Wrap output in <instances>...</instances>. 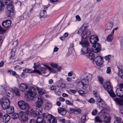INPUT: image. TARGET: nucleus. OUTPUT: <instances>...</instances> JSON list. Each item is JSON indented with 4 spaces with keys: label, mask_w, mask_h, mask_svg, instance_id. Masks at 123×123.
I'll return each instance as SVG.
<instances>
[{
    "label": "nucleus",
    "mask_w": 123,
    "mask_h": 123,
    "mask_svg": "<svg viewBox=\"0 0 123 123\" xmlns=\"http://www.w3.org/2000/svg\"><path fill=\"white\" fill-rule=\"evenodd\" d=\"M19 89L22 92H26V95L30 99L34 100L37 94L36 90L34 87L30 88L25 84L23 83L20 85Z\"/></svg>",
    "instance_id": "1"
},
{
    "label": "nucleus",
    "mask_w": 123,
    "mask_h": 123,
    "mask_svg": "<svg viewBox=\"0 0 123 123\" xmlns=\"http://www.w3.org/2000/svg\"><path fill=\"white\" fill-rule=\"evenodd\" d=\"M80 44H81L83 48L81 49V53L82 54L88 53L92 51V50L88 48L89 46V43L86 38L82 39L80 43Z\"/></svg>",
    "instance_id": "2"
},
{
    "label": "nucleus",
    "mask_w": 123,
    "mask_h": 123,
    "mask_svg": "<svg viewBox=\"0 0 123 123\" xmlns=\"http://www.w3.org/2000/svg\"><path fill=\"white\" fill-rule=\"evenodd\" d=\"M12 0H6L4 2L7 5L6 14L7 16L9 17H12L13 14V8L11 5Z\"/></svg>",
    "instance_id": "3"
},
{
    "label": "nucleus",
    "mask_w": 123,
    "mask_h": 123,
    "mask_svg": "<svg viewBox=\"0 0 123 123\" xmlns=\"http://www.w3.org/2000/svg\"><path fill=\"white\" fill-rule=\"evenodd\" d=\"M103 87L108 92V93L111 97L114 98L116 96V95L113 92V87L110 81L104 82Z\"/></svg>",
    "instance_id": "4"
},
{
    "label": "nucleus",
    "mask_w": 123,
    "mask_h": 123,
    "mask_svg": "<svg viewBox=\"0 0 123 123\" xmlns=\"http://www.w3.org/2000/svg\"><path fill=\"white\" fill-rule=\"evenodd\" d=\"M0 104L3 109L6 110L9 107L10 102L7 98L3 97L0 100Z\"/></svg>",
    "instance_id": "5"
},
{
    "label": "nucleus",
    "mask_w": 123,
    "mask_h": 123,
    "mask_svg": "<svg viewBox=\"0 0 123 123\" xmlns=\"http://www.w3.org/2000/svg\"><path fill=\"white\" fill-rule=\"evenodd\" d=\"M90 31L88 32L84 30V29L82 28H80L78 30V33L80 34L82 37V40L86 38L87 39L88 37L90 34Z\"/></svg>",
    "instance_id": "6"
},
{
    "label": "nucleus",
    "mask_w": 123,
    "mask_h": 123,
    "mask_svg": "<svg viewBox=\"0 0 123 123\" xmlns=\"http://www.w3.org/2000/svg\"><path fill=\"white\" fill-rule=\"evenodd\" d=\"M83 81L88 84L89 81H90L92 79V75L88 73H86L84 74L83 75Z\"/></svg>",
    "instance_id": "7"
},
{
    "label": "nucleus",
    "mask_w": 123,
    "mask_h": 123,
    "mask_svg": "<svg viewBox=\"0 0 123 123\" xmlns=\"http://www.w3.org/2000/svg\"><path fill=\"white\" fill-rule=\"evenodd\" d=\"M94 61L97 65L98 66H101L103 63V59L100 56H98L95 57Z\"/></svg>",
    "instance_id": "8"
},
{
    "label": "nucleus",
    "mask_w": 123,
    "mask_h": 123,
    "mask_svg": "<svg viewBox=\"0 0 123 123\" xmlns=\"http://www.w3.org/2000/svg\"><path fill=\"white\" fill-rule=\"evenodd\" d=\"M76 82L78 85L79 86L82 87L84 90L86 89L87 87L88 84L86 82L83 81L82 79L81 81H80L79 80H77Z\"/></svg>",
    "instance_id": "9"
},
{
    "label": "nucleus",
    "mask_w": 123,
    "mask_h": 123,
    "mask_svg": "<svg viewBox=\"0 0 123 123\" xmlns=\"http://www.w3.org/2000/svg\"><path fill=\"white\" fill-rule=\"evenodd\" d=\"M18 104L19 107L22 110L25 109L28 106V105L26 104L23 100H21L19 101L18 102Z\"/></svg>",
    "instance_id": "10"
},
{
    "label": "nucleus",
    "mask_w": 123,
    "mask_h": 123,
    "mask_svg": "<svg viewBox=\"0 0 123 123\" xmlns=\"http://www.w3.org/2000/svg\"><path fill=\"white\" fill-rule=\"evenodd\" d=\"M89 40L91 43L94 44L97 43V42L98 40V38L97 36L95 35H92L90 37Z\"/></svg>",
    "instance_id": "11"
},
{
    "label": "nucleus",
    "mask_w": 123,
    "mask_h": 123,
    "mask_svg": "<svg viewBox=\"0 0 123 123\" xmlns=\"http://www.w3.org/2000/svg\"><path fill=\"white\" fill-rule=\"evenodd\" d=\"M96 104L97 107L99 108L100 109H101L102 110H105L106 108L107 105L103 101L99 102L97 103Z\"/></svg>",
    "instance_id": "12"
},
{
    "label": "nucleus",
    "mask_w": 123,
    "mask_h": 123,
    "mask_svg": "<svg viewBox=\"0 0 123 123\" xmlns=\"http://www.w3.org/2000/svg\"><path fill=\"white\" fill-rule=\"evenodd\" d=\"M96 104L97 107L99 108L100 109H101L102 110H105L106 108L107 105L103 101L99 102L97 103Z\"/></svg>",
    "instance_id": "13"
},
{
    "label": "nucleus",
    "mask_w": 123,
    "mask_h": 123,
    "mask_svg": "<svg viewBox=\"0 0 123 123\" xmlns=\"http://www.w3.org/2000/svg\"><path fill=\"white\" fill-rule=\"evenodd\" d=\"M93 48V50L95 53L98 52L100 49V44L97 43L93 44L92 46Z\"/></svg>",
    "instance_id": "14"
},
{
    "label": "nucleus",
    "mask_w": 123,
    "mask_h": 123,
    "mask_svg": "<svg viewBox=\"0 0 123 123\" xmlns=\"http://www.w3.org/2000/svg\"><path fill=\"white\" fill-rule=\"evenodd\" d=\"M19 115L21 117L20 119L22 121L25 122L27 120L28 118V116L25 113L21 112L19 113Z\"/></svg>",
    "instance_id": "15"
},
{
    "label": "nucleus",
    "mask_w": 123,
    "mask_h": 123,
    "mask_svg": "<svg viewBox=\"0 0 123 123\" xmlns=\"http://www.w3.org/2000/svg\"><path fill=\"white\" fill-rule=\"evenodd\" d=\"M43 100L40 97L38 98V100L36 103V108H42L41 106L43 105Z\"/></svg>",
    "instance_id": "16"
},
{
    "label": "nucleus",
    "mask_w": 123,
    "mask_h": 123,
    "mask_svg": "<svg viewBox=\"0 0 123 123\" xmlns=\"http://www.w3.org/2000/svg\"><path fill=\"white\" fill-rule=\"evenodd\" d=\"M11 22L9 20H7L3 22L2 23V26L5 28H7L11 25Z\"/></svg>",
    "instance_id": "17"
},
{
    "label": "nucleus",
    "mask_w": 123,
    "mask_h": 123,
    "mask_svg": "<svg viewBox=\"0 0 123 123\" xmlns=\"http://www.w3.org/2000/svg\"><path fill=\"white\" fill-rule=\"evenodd\" d=\"M86 56L91 61L93 62L94 61V54L92 52H89L86 54Z\"/></svg>",
    "instance_id": "18"
},
{
    "label": "nucleus",
    "mask_w": 123,
    "mask_h": 123,
    "mask_svg": "<svg viewBox=\"0 0 123 123\" xmlns=\"http://www.w3.org/2000/svg\"><path fill=\"white\" fill-rule=\"evenodd\" d=\"M46 119L49 123H54V117L52 115L50 114L47 115Z\"/></svg>",
    "instance_id": "19"
},
{
    "label": "nucleus",
    "mask_w": 123,
    "mask_h": 123,
    "mask_svg": "<svg viewBox=\"0 0 123 123\" xmlns=\"http://www.w3.org/2000/svg\"><path fill=\"white\" fill-rule=\"evenodd\" d=\"M48 7H47L44 8L43 10L41 11L40 15L41 17H45L47 16L46 10H47Z\"/></svg>",
    "instance_id": "20"
},
{
    "label": "nucleus",
    "mask_w": 123,
    "mask_h": 123,
    "mask_svg": "<svg viewBox=\"0 0 123 123\" xmlns=\"http://www.w3.org/2000/svg\"><path fill=\"white\" fill-rule=\"evenodd\" d=\"M58 113L62 115H65L67 113L66 110L63 108L59 107L58 108Z\"/></svg>",
    "instance_id": "21"
},
{
    "label": "nucleus",
    "mask_w": 123,
    "mask_h": 123,
    "mask_svg": "<svg viewBox=\"0 0 123 123\" xmlns=\"http://www.w3.org/2000/svg\"><path fill=\"white\" fill-rule=\"evenodd\" d=\"M10 119V116L8 114H6L3 118V121L5 123L8 122Z\"/></svg>",
    "instance_id": "22"
},
{
    "label": "nucleus",
    "mask_w": 123,
    "mask_h": 123,
    "mask_svg": "<svg viewBox=\"0 0 123 123\" xmlns=\"http://www.w3.org/2000/svg\"><path fill=\"white\" fill-rule=\"evenodd\" d=\"M8 88L6 85H4L3 86H2L0 90L1 93L3 94L5 93L6 92H7V91Z\"/></svg>",
    "instance_id": "23"
},
{
    "label": "nucleus",
    "mask_w": 123,
    "mask_h": 123,
    "mask_svg": "<svg viewBox=\"0 0 123 123\" xmlns=\"http://www.w3.org/2000/svg\"><path fill=\"white\" fill-rule=\"evenodd\" d=\"M52 106L51 103L49 102H47L45 105V109L46 110H49L51 109Z\"/></svg>",
    "instance_id": "24"
},
{
    "label": "nucleus",
    "mask_w": 123,
    "mask_h": 123,
    "mask_svg": "<svg viewBox=\"0 0 123 123\" xmlns=\"http://www.w3.org/2000/svg\"><path fill=\"white\" fill-rule=\"evenodd\" d=\"M113 26V22L110 21L107 23L106 25V28L107 30H111Z\"/></svg>",
    "instance_id": "25"
},
{
    "label": "nucleus",
    "mask_w": 123,
    "mask_h": 123,
    "mask_svg": "<svg viewBox=\"0 0 123 123\" xmlns=\"http://www.w3.org/2000/svg\"><path fill=\"white\" fill-rule=\"evenodd\" d=\"M61 69V67H59L57 64H54V73L60 71Z\"/></svg>",
    "instance_id": "26"
},
{
    "label": "nucleus",
    "mask_w": 123,
    "mask_h": 123,
    "mask_svg": "<svg viewBox=\"0 0 123 123\" xmlns=\"http://www.w3.org/2000/svg\"><path fill=\"white\" fill-rule=\"evenodd\" d=\"M114 34L113 31H112L110 34L107 37V40L108 42L111 41L113 39L112 36Z\"/></svg>",
    "instance_id": "27"
},
{
    "label": "nucleus",
    "mask_w": 123,
    "mask_h": 123,
    "mask_svg": "<svg viewBox=\"0 0 123 123\" xmlns=\"http://www.w3.org/2000/svg\"><path fill=\"white\" fill-rule=\"evenodd\" d=\"M102 116L103 118L102 121H103L105 123H108L109 122L110 120V119L109 118L107 117L105 114H102Z\"/></svg>",
    "instance_id": "28"
},
{
    "label": "nucleus",
    "mask_w": 123,
    "mask_h": 123,
    "mask_svg": "<svg viewBox=\"0 0 123 123\" xmlns=\"http://www.w3.org/2000/svg\"><path fill=\"white\" fill-rule=\"evenodd\" d=\"M103 117L102 116V115H101L100 116H98L96 117L95 118V121L97 122L101 123L102 121Z\"/></svg>",
    "instance_id": "29"
},
{
    "label": "nucleus",
    "mask_w": 123,
    "mask_h": 123,
    "mask_svg": "<svg viewBox=\"0 0 123 123\" xmlns=\"http://www.w3.org/2000/svg\"><path fill=\"white\" fill-rule=\"evenodd\" d=\"M12 91L18 97L19 96V92L18 88L15 87L12 89Z\"/></svg>",
    "instance_id": "30"
},
{
    "label": "nucleus",
    "mask_w": 123,
    "mask_h": 123,
    "mask_svg": "<svg viewBox=\"0 0 123 123\" xmlns=\"http://www.w3.org/2000/svg\"><path fill=\"white\" fill-rule=\"evenodd\" d=\"M37 90L39 94L40 95L44 94L46 93V91L43 89L37 88Z\"/></svg>",
    "instance_id": "31"
},
{
    "label": "nucleus",
    "mask_w": 123,
    "mask_h": 123,
    "mask_svg": "<svg viewBox=\"0 0 123 123\" xmlns=\"http://www.w3.org/2000/svg\"><path fill=\"white\" fill-rule=\"evenodd\" d=\"M7 113L9 114H11L14 112V108L13 106H11L7 108Z\"/></svg>",
    "instance_id": "32"
},
{
    "label": "nucleus",
    "mask_w": 123,
    "mask_h": 123,
    "mask_svg": "<svg viewBox=\"0 0 123 123\" xmlns=\"http://www.w3.org/2000/svg\"><path fill=\"white\" fill-rule=\"evenodd\" d=\"M36 114L37 115H40L42 114V108H36Z\"/></svg>",
    "instance_id": "33"
},
{
    "label": "nucleus",
    "mask_w": 123,
    "mask_h": 123,
    "mask_svg": "<svg viewBox=\"0 0 123 123\" xmlns=\"http://www.w3.org/2000/svg\"><path fill=\"white\" fill-rule=\"evenodd\" d=\"M24 72L27 73H30L34 72V71L31 69L25 68L23 70Z\"/></svg>",
    "instance_id": "34"
},
{
    "label": "nucleus",
    "mask_w": 123,
    "mask_h": 123,
    "mask_svg": "<svg viewBox=\"0 0 123 123\" xmlns=\"http://www.w3.org/2000/svg\"><path fill=\"white\" fill-rule=\"evenodd\" d=\"M58 86L60 88L62 89L65 88L66 87L65 84L62 82H61L59 83Z\"/></svg>",
    "instance_id": "35"
},
{
    "label": "nucleus",
    "mask_w": 123,
    "mask_h": 123,
    "mask_svg": "<svg viewBox=\"0 0 123 123\" xmlns=\"http://www.w3.org/2000/svg\"><path fill=\"white\" fill-rule=\"evenodd\" d=\"M44 120L42 118L38 117L36 120V122L37 123H40Z\"/></svg>",
    "instance_id": "36"
},
{
    "label": "nucleus",
    "mask_w": 123,
    "mask_h": 123,
    "mask_svg": "<svg viewBox=\"0 0 123 123\" xmlns=\"http://www.w3.org/2000/svg\"><path fill=\"white\" fill-rule=\"evenodd\" d=\"M30 113L31 116L33 117H36L37 115L36 114V111H35L33 109H31L30 111Z\"/></svg>",
    "instance_id": "37"
},
{
    "label": "nucleus",
    "mask_w": 123,
    "mask_h": 123,
    "mask_svg": "<svg viewBox=\"0 0 123 123\" xmlns=\"http://www.w3.org/2000/svg\"><path fill=\"white\" fill-rule=\"evenodd\" d=\"M86 115H84L81 117V122L82 123H85V121L86 120Z\"/></svg>",
    "instance_id": "38"
},
{
    "label": "nucleus",
    "mask_w": 123,
    "mask_h": 123,
    "mask_svg": "<svg viewBox=\"0 0 123 123\" xmlns=\"http://www.w3.org/2000/svg\"><path fill=\"white\" fill-rule=\"evenodd\" d=\"M95 99L96 102V103L98 102H99L102 101H103L102 99H101L100 97L99 96H97L95 95Z\"/></svg>",
    "instance_id": "39"
},
{
    "label": "nucleus",
    "mask_w": 123,
    "mask_h": 123,
    "mask_svg": "<svg viewBox=\"0 0 123 123\" xmlns=\"http://www.w3.org/2000/svg\"><path fill=\"white\" fill-rule=\"evenodd\" d=\"M98 81L101 84H103L104 81L103 78L100 76H99L98 77Z\"/></svg>",
    "instance_id": "40"
},
{
    "label": "nucleus",
    "mask_w": 123,
    "mask_h": 123,
    "mask_svg": "<svg viewBox=\"0 0 123 123\" xmlns=\"http://www.w3.org/2000/svg\"><path fill=\"white\" fill-rule=\"evenodd\" d=\"M19 114L17 113H15L12 115V118L14 119L17 118L19 117Z\"/></svg>",
    "instance_id": "41"
},
{
    "label": "nucleus",
    "mask_w": 123,
    "mask_h": 123,
    "mask_svg": "<svg viewBox=\"0 0 123 123\" xmlns=\"http://www.w3.org/2000/svg\"><path fill=\"white\" fill-rule=\"evenodd\" d=\"M119 87L120 91H123L122 93H123V84H119Z\"/></svg>",
    "instance_id": "42"
},
{
    "label": "nucleus",
    "mask_w": 123,
    "mask_h": 123,
    "mask_svg": "<svg viewBox=\"0 0 123 123\" xmlns=\"http://www.w3.org/2000/svg\"><path fill=\"white\" fill-rule=\"evenodd\" d=\"M121 118L120 117H117L116 118V120L114 121V123H121L119 121H121Z\"/></svg>",
    "instance_id": "43"
},
{
    "label": "nucleus",
    "mask_w": 123,
    "mask_h": 123,
    "mask_svg": "<svg viewBox=\"0 0 123 123\" xmlns=\"http://www.w3.org/2000/svg\"><path fill=\"white\" fill-rule=\"evenodd\" d=\"M4 5L3 2L0 1V11H1L4 8Z\"/></svg>",
    "instance_id": "44"
},
{
    "label": "nucleus",
    "mask_w": 123,
    "mask_h": 123,
    "mask_svg": "<svg viewBox=\"0 0 123 123\" xmlns=\"http://www.w3.org/2000/svg\"><path fill=\"white\" fill-rule=\"evenodd\" d=\"M98 112L97 110L96 109H94L92 112V114L93 116H95Z\"/></svg>",
    "instance_id": "45"
},
{
    "label": "nucleus",
    "mask_w": 123,
    "mask_h": 123,
    "mask_svg": "<svg viewBox=\"0 0 123 123\" xmlns=\"http://www.w3.org/2000/svg\"><path fill=\"white\" fill-rule=\"evenodd\" d=\"M88 102L90 103H92L95 102V100L93 98H91L90 99L88 100Z\"/></svg>",
    "instance_id": "46"
},
{
    "label": "nucleus",
    "mask_w": 123,
    "mask_h": 123,
    "mask_svg": "<svg viewBox=\"0 0 123 123\" xmlns=\"http://www.w3.org/2000/svg\"><path fill=\"white\" fill-rule=\"evenodd\" d=\"M65 102L66 104L69 105H73V104L71 103V102L70 101L66 100L65 101Z\"/></svg>",
    "instance_id": "47"
},
{
    "label": "nucleus",
    "mask_w": 123,
    "mask_h": 123,
    "mask_svg": "<svg viewBox=\"0 0 123 123\" xmlns=\"http://www.w3.org/2000/svg\"><path fill=\"white\" fill-rule=\"evenodd\" d=\"M44 65L45 66L48 70L50 72H51L53 71V69L49 66L45 65Z\"/></svg>",
    "instance_id": "48"
},
{
    "label": "nucleus",
    "mask_w": 123,
    "mask_h": 123,
    "mask_svg": "<svg viewBox=\"0 0 123 123\" xmlns=\"http://www.w3.org/2000/svg\"><path fill=\"white\" fill-rule=\"evenodd\" d=\"M106 73L107 74H109L111 72V68L110 67H108L106 69Z\"/></svg>",
    "instance_id": "49"
},
{
    "label": "nucleus",
    "mask_w": 123,
    "mask_h": 123,
    "mask_svg": "<svg viewBox=\"0 0 123 123\" xmlns=\"http://www.w3.org/2000/svg\"><path fill=\"white\" fill-rule=\"evenodd\" d=\"M119 113L123 115V107H120L119 109Z\"/></svg>",
    "instance_id": "50"
},
{
    "label": "nucleus",
    "mask_w": 123,
    "mask_h": 123,
    "mask_svg": "<svg viewBox=\"0 0 123 123\" xmlns=\"http://www.w3.org/2000/svg\"><path fill=\"white\" fill-rule=\"evenodd\" d=\"M7 92H6L5 93L6 94L7 96H10V95H11L10 93L11 92V91L8 90V89L7 90Z\"/></svg>",
    "instance_id": "51"
},
{
    "label": "nucleus",
    "mask_w": 123,
    "mask_h": 123,
    "mask_svg": "<svg viewBox=\"0 0 123 123\" xmlns=\"http://www.w3.org/2000/svg\"><path fill=\"white\" fill-rule=\"evenodd\" d=\"M78 93L80 95H82L85 94L84 92L82 90H80L78 91Z\"/></svg>",
    "instance_id": "52"
},
{
    "label": "nucleus",
    "mask_w": 123,
    "mask_h": 123,
    "mask_svg": "<svg viewBox=\"0 0 123 123\" xmlns=\"http://www.w3.org/2000/svg\"><path fill=\"white\" fill-rule=\"evenodd\" d=\"M55 92V94L57 95H59L61 94V92L59 91H56Z\"/></svg>",
    "instance_id": "53"
},
{
    "label": "nucleus",
    "mask_w": 123,
    "mask_h": 123,
    "mask_svg": "<svg viewBox=\"0 0 123 123\" xmlns=\"http://www.w3.org/2000/svg\"><path fill=\"white\" fill-rule=\"evenodd\" d=\"M39 69L41 71H43L44 70H46V68H44V67H40L39 68Z\"/></svg>",
    "instance_id": "54"
},
{
    "label": "nucleus",
    "mask_w": 123,
    "mask_h": 123,
    "mask_svg": "<svg viewBox=\"0 0 123 123\" xmlns=\"http://www.w3.org/2000/svg\"><path fill=\"white\" fill-rule=\"evenodd\" d=\"M21 68V67L18 65H16L15 67V68L16 70H19Z\"/></svg>",
    "instance_id": "55"
},
{
    "label": "nucleus",
    "mask_w": 123,
    "mask_h": 123,
    "mask_svg": "<svg viewBox=\"0 0 123 123\" xmlns=\"http://www.w3.org/2000/svg\"><path fill=\"white\" fill-rule=\"evenodd\" d=\"M66 80L70 82L72 80V78H70L68 77L67 78Z\"/></svg>",
    "instance_id": "56"
},
{
    "label": "nucleus",
    "mask_w": 123,
    "mask_h": 123,
    "mask_svg": "<svg viewBox=\"0 0 123 123\" xmlns=\"http://www.w3.org/2000/svg\"><path fill=\"white\" fill-rule=\"evenodd\" d=\"M111 56L110 55H108L105 56V59L106 60H108L109 59L111 58Z\"/></svg>",
    "instance_id": "57"
},
{
    "label": "nucleus",
    "mask_w": 123,
    "mask_h": 123,
    "mask_svg": "<svg viewBox=\"0 0 123 123\" xmlns=\"http://www.w3.org/2000/svg\"><path fill=\"white\" fill-rule=\"evenodd\" d=\"M76 20L79 21L81 20L80 17L78 15H77L76 16Z\"/></svg>",
    "instance_id": "58"
},
{
    "label": "nucleus",
    "mask_w": 123,
    "mask_h": 123,
    "mask_svg": "<svg viewBox=\"0 0 123 123\" xmlns=\"http://www.w3.org/2000/svg\"><path fill=\"white\" fill-rule=\"evenodd\" d=\"M69 91L70 92L73 93H75L76 92V91L74 90L70 89L69 90Z\"/></svg>",
    "instance_id": "59"
},
{
    "label": "nucleus",
    "mask_w": 123,
    "mask_h": 123,
    "mask_svg": "<svg viewBox=\"0 0 123 123\" xmlns=\"http://www.w3.org/2000/svg\"><path fill=\"white\" fill-rule=\"evenodd\" d=\"M73 73L72 71H70L68 73V76H71L72 75Z\"/></svg>",
    "instance_id": "60"
},
{
    "label": "nucleus",
    "mask_w": 123,
    "mask_h": 123,
    "mask_svg": "<svg viewBox=\"0 0 123 123\" xmlns=\"http://www.w3.org/2000/svg\"><path fill=\"white\" fill-rule=\"evenodd\" d=\"M5 32V31L2 29V28L0 25V33H4Z\"/></svg>",
    "instance_id": "61"
},
{
    "label": "nucleus",
    "mask_w": 123,
    "mask_h": 123,
    "mask_svg": "<svg viewBox=\"0 0 123 123\" xmlns=\"http://www.w3.org/2000/svg\"><path fill=\"white\" fill-rule=\"evenodd\" d=\"M59 100L61 101L64 102L65 101V99L62 97H60L59 98Z\"/></svg>",
    "instance_id": "62"
},
{
    "label": "nucleus",
    "mask_w": 123,
    "mask_h": 123,
    "mask_svg": "<svg viewBox=\"0 0 123 123\" xmlns=\"http://www.w3.org/2000/svg\"><path fill=\"white\" fill-rule=\"evenodd\" d=\"M29 123H36L35 122L34 119H32L30 120V121L29 122Z\"/></svg>",
    "instance_id": "63"
},
{
    "label": "nucleus",
    "mask_w": 123,
    "mask_h": 123,
    "mask_svg": "<svg viewBox=\"0 0 123 123\" xmlns=\"http://www.w3.org/2000/svg\"><path fill=\"white\" fill-rule=\"evenodd\" d=\"M24 19V16L23 15H21L19 17V20L20 21L21 20H23Z\"/></svg>",
    "instance_id": "64"
}]
</instances>
